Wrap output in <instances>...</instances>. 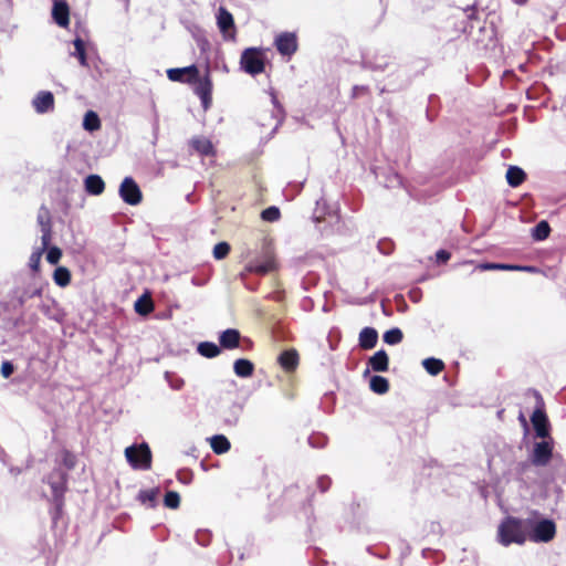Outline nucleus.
<instances>
[{"label":"nucleus","mask_w":566,"mask_h":566,"mask_svg":"<svg viewBox=\"0 0 566 566\" xmlns=\"http://www.w3.org/2000/svg\"><path fill=\"white\" fill-rule=\"evenodd\" d=\"M497 541L503 546L523 545L527 541L526 518L509 516L497 527Z\"/></svg>","instance_id":"nucleus-1"},{"label":"nucleus","mask_w":566,"mask_h":566,"mask_svg":"<svg viewBox=\"0 0 566 566\" xmlns=\"http://www.w3.org/2000/svg\"><path fill=\"white\" fill-rule=\"evenodd\" d=\"M527 539L534 543H548L556 535V525L552 520L537 515L526 518Z\"/></svg>","instance_id":"nucleus-2"},{"label":"nucleus","mask_w":566,"mask_h":566,"mask_svg":"<svg viewBox=\"0 0 566 566\" xmlns=\"http://www.w3.org/2000/svg\"><path fill=\"white\" fill-rule=\"evenodd\" d=\"M125 458L135 470H149L151 468V451L146 442L127 447Z\"/></svg>","instance_id":"nucleus-3"},{"label":"nucleus","mask_w":566,"mask_h":566,"mask_svg":"<svg viewBox=\"0 0 566 566\" xmlns=\"http://www.w3.org/2000/svg\"><path fill=\"white\" fill-rule=\"evenodd\" d=\"M240 64L241 67L251 75H256L264 71L262 53L254 48H249L243 51Z\"/></svg>","instance_id":"nucleus-4"},{"label":"nucleus","mask_w":566,"mask_h":566,"mask_svg":"<svg viewBox=\"0 0 566 566\" xmlns=\"http://www.w3.org/2000/svg\"><path fill=\"white\" fill-rule=\"evenodd\" d=\"M119 197L124 202L130 206H137L142 202L143 195L139 186L132 177H125L119 186Z\"/></svg>","instance_id":"nucleus-5"},{"label":"nucleus","mask_w":566,"mask_h":566,"mask_svg":"<svg viewBox=\"0 0 566 566\" xmlns=\"http://www.w3.org/2000/svg\"><path fill=\"white\" fill-rule=\"evenodd\" d=\"M191 84L195 85V93L200 98L203 109L207 111L212 103V82L210 80L209 73L207 72L203 77H200L198 74L197 80Z\"/></svg>","instance_id":"nucleus-6"},{"label":"nucleus","mask_w":566,"mask_h":566,"mask_svg":"<svg viewBox=\"0 0 566 566\" xmlns=\"http://www.w3.org/2000/svg\"><path fill=\"white\" fill-rule=\"evenodd\" d=\"M553 446L548 440L536 442L533 448L532 463L537 467L546 465L552 458Z\"/></svg>","instance_id":"nucleus-7"},{"label":"nucleus","mask_w":566,"mask_h":566,"mask_svg":"<svg viewBox=\"0 0 566 566\" xmlns=\"http://www.w3.org/2000/svg\"><path fill=\"white\" fill-rule=\"evenodd\" d=\"M275 46L282 55L291 56L297 50V38L293 32H283L275 38Z\"/></svg>","instance_id":"nucleus-8"},{"label":"nucleus","mask_w":566,"mask_h":566,"mask_svg":"<svg viewBox=\"0 0 566 566\" xmlns=\"http://www.w3.org/2000/svg\"><path fill=\"white\" fill-rule=\"evenodd\" d=\"M197 75L198 67L196 65L167 70V77L172 82L192 83L197 80Z\"/></svg>","instance_id":"nucleus-9"},{"label":"nucleus","mask_w":566,"mask_h":566,"mask_svg":"<svg viewBox=\"0 0 566 566\" xmlns=\"http://www.w3.org/2000/svg\"><path fill=\"white\" fill-rule=\"evenodd\" d=\"M217 24L224 39L234 38V20L232 14L223 7L218 9Z\"/></svg>","instance_id":"nucleus-10"},{"label":"nucleus","mask_w":566,"mask_h":566,"mask_svg":"<svg viewBox=\"0 0 566 566\" xmlns=\"http://www.w3.org/2000/svg\"><path fill=\"white\" fill-rule=\"evenodd\" d=\"M32 106L38 114H45L54 109V96L49 91H40L32 99Z\"/></svg>","instance_id":"nucleus-11"},{"label":"nucleus","mask_w":566,"mask_h":566,"mask_svg":"<svg viewBox=\"0 0 566 566\" xmlns=\"http://www.w3.org/2000/svg\"><path fill=\"white\" fill-rule=\"evenodd\" d=\"M276 268L274 255L271 252H265L262 261L251 262L248 265V271L259 274H266Z\"/></svg>","instance_id":"nucleus-12"},{"label":"nucleus","mask_w":566,"mask_h":566,"mask_svg":"<svg viewBox=\"0 0 566 566\" xmlns=\"http://www.w3.org/2000/svg\"><path fill=\"white\" fill-rule=\"evenodd\" d=\"M531 421L533 423V427L535 429L536 436L539 438H547L549 434L548 430V421L545 412L541 409L534 410Z\"/></svg>","instance_id":"nucleus-13"},{"label":"nucleus","mask_w":566,"mask_h":566,"mask_svg":"<svg viewBox=\"0 0 566 566\" xmlns=\"http://www.w3.org/2000/svg\"><path fill=\"white\" fill-rule=\"evenodd\" d=\"M54 21L62 28L69 25L70 11L69 6L64 1H55L52 10Z\"/></svg>","instance_id":"nucleus-14"},{"label":"nucleus","mask_w":566,"mask_h":566,"mask_svg":"<svg viewBox=\"0 0 566 566\" xmlns=\"http://www.w3.org/2000/svg\"><path fill=\"white\" fill-rule=\"evenodd\" d=\"M220 345L227 349H233L239 346L240 333L238 329L229 328L220 334Z\"/></svg>","instance_id":"nucleus-15"},{"label":"nucleus","mask_w":566,"mask_h":566,"mask_svg":"<svg viewBox=\"0 0 566 566\" xmlns=\"http://www.w3.org/2000/svg\"><path fill=\"white\" fill-rule=\"evenodd\" d=\"M378 333L373 327H365L359 333V346L364 349H371L376 346Z\"/></svg>","instance_id":"nucleus-16"},{"label":"nucleus","mask_w":566,"mask_h":566,"mask_svg":"<svg viewBox=\"0 0 566 566\" xmlns=\"http://www.w3.org/2000/svg\"><path fill=\"white\" fill-rule=\"evenodd\" d=\"M368 365L371 367L374 371H387L389 359L388 355L385 350L380 349L376 352L368 360Z\"/></svg>","instance_id":"nucleus-17"},{"label":"nucleus","mask_w":566,"mask_h":566,"mask_svg":"<svg viewBox=\"0 0 566 566\" xmlns=\"http://www.w3.org/2000/svg\"><path fill=\"white\" fill-rule=\"evenodd\" d=\"M85 189L88 193L98 196L105 189V184L98 175H90L85 179Z\"/></svg>","instance_id":"nucleus-18"},{"label":"nucleus","mask_w":566,"mask_h":566,"mask_svg":"<svg viewBox=\"0 0 566 566\" xmlns=\"http://www.w3.org/2000/svg\"><path fill=\"white\" fill-rule=\"evenodd\" d=\"M279 361L285 370H293L298 364V355L294 349L285 350L280 355Z\"/></svg>","instance_id":"nucleus-19"},{"label":"nucleus","mask_w":566,"mask_h":566,"mask_svg":"<svg viewBox=\"0 0 566 566\" xmlns=\"http://www.w3.org/2000/svg\"><path fill=\"white\" fill-rule=\"evenodd\" d=\"M233 370L238 377L248 378L253 374L254 366L249 359L240 358L234 361Z\"/></svg>","instance_id":"nucleus-20"},{"label":"nucleus","mask_w":566,"mask_h":566,"mask_svg":"<svg viewBox=\"0 0 566 566\" xmlns=\"http://www.w3.org/2000/svg\"><path fill=\"white\" fill-rule=\"evenodd\" d=\"M209 441L211 449L217 454H223L230 450V441L222 434L213 436Z\"/></svg>","instance_id":"nucleus-21"},{"label":"nucleus","mask_w":566,"mask_h":566,"mask_svg":"<svg viewBox=\"0 0 566 566\" xmlns=\"http://www.w3.org/2000/svg\"><path fill=\"white\" fill-rule=\"evenodd\" d=\"M190 144L200 155L209 156L213 154L212 143L205 137L192 138Z\"/></svg>","instance_id":"nucleus-22"},{"label":"nucleus","mask_w":566,"mask_h":566,"mask_svg":"<svg viewBox=\"0 0 566 566\" xmlns=\"http://www.w3.org/2000/svg\"><path fill=\"white\" fill-rule=\"evenodd\" d=\"M525 179V172L516 166L509 167L506 171L507 184L512 187L520 186Z\"/></svg>","instance_id":"nucleus-23"},{"label":"nucleus","mask_w":566,"mask_h":566,"mask_svg":"<svg viewBox=\"0 0 566 566\" xmlns=\"http://www.w3.org/2000/svg\"><path fill=\"white\" fill-rule=\"evenodd\" d=\"M64 475L57 471L50 476L49 483L51 484L54 496L57 499L64 492Z\"/></svg>","instance_id":"nucleus-24"},{"label":"nucleus","mask_w":566,"mask_h":566,"mask_svg":"<svg viewBox=\"0 0 566 566\" xmlns=\"http://www.w3.org/2000/svg\"><path fill=\"white\" fill-rule=\"evenodd\" d=\"M422 366L427 370V373L432 376L439 375L444 368L443 361L441 359L433 357L423 359Z\"/></svg>","instance_id":"nucleus-25"},{"label":"nucleus","mask_w":566,"mask_h":566,"mask_svg":"<svg viewBox=\"0 0 566 566\" xmlns=\"http://www.w3.org/2000/svg\"><path fill=\"white\" fill-rule=\"evenodd\" d=\"M369 387L374 392L384 395L389 389V382L387 378L382 376H373L369 381Z\"/></svg>","instance_id":"nucleus-26"},{"label":"nucleus","mask_w":566,"mask_h":566,"mask_svg":"<svg viewBox=\"0 0 566 566\" xmlns=\"http://www.w3.org/2000/svg\"><path fill=\"white\" fill-rule=\"evenodd\" d=\"M197 350L201 356L207 358H213L220 354L219 346L211 342L200 343L197 347Z\"/></svg>","instance_id":"nucleus-27"},{"label":"nucleus","mask_w":566,"mask_h":566,"mask_svg":"<svg viewBox=\"0 0 566 566\" xmlns=\"http://www.w3.org/2000/svg\"><path fill=\"white\" fill-rule=\"evenodd\" d=\"M159 495V489L143 490L138 494V500L149 507L155 506L157 497Z\"/></svg>","instance_id":"nucleus-28"},{"label":"nucleus","mask_w":566,"mask_h":566,"mask_svg":"<svg viewBox=\"0 0 566 566\" xmlns=\"http://www.w3.org/2000/svg\"><path fill=\"white\" fill-rule=\"evenodd\" d=\"M53 280L56 285H59L61 287H65L70 284L71 273L66 268L59 266L54 271Z\"/></svg>","instance_id":"nucleus-29"},{"label":"nucleus","mask_w":566,"mask_h":566,"mask_svg":"<svg viewBox=\"0 0 566 566\" xmlns=\"http://www.w3.org/2000/svg\"><path fill=\"white\" fill-rule=\"evenodd\" d=\"M83 127L88 132L97 130L101 127V120L95 112H86L83 119Z\"/></svg>","instance_id":"nucleus-30"},{"label":"nucleus","mask_w":566,"mask_h":566,"mask_svg":"<svg viewBox=\"0 0 566 566\" xmlns=\"http://www.w3.org/2000/svg\"><path fill=\"white\" fill-rule=\"evenodd\" d=\"M551 232L549 224L546 221L538 222L532 231V235L535 240H545Z\"/></svg>","instance_id":"nucleus-31"},{"label":"nucleus","mask_w":566,"mask_h":566,"mask_svg":"<svg viewBox=\"0 0 566 566\" xmlns=\"http://www.w3.org/2000/svg\"><path fill=\"white\" fill-rule=\"evenodd\" d=\"M154 310L153 302L149 297H139L135 303V311L140 315H147Z\"/></svg>","instance_id":"nucleus-32"},{"label":"nucleus","mask_w":566,"mask_h":566,"mask_svg":"<svg viewBox=\"0 0 566 566\" xmlns=\"http://www.w3.org/2000/svg\"><path fill=\"white\" fill-rule=\"evenodd\" d=\"M75 51L72 53L74 56H76L81 63V65L86 66L87 60H86V52H85V44L82 39L76 38L73 42Z\"/></svg>","instance_id":"nucleus-33"},{"label":"nucleus","mask_w":566,"mask_h":566,"mask_svg":"<svg viewBox=\"0 0 566 566\" xmlns=\"http://www.w3.org/2000/svg\"><path fill=\"white\" fill-rule=\"evenodd\" d=\"M402 337H403L402 332L397 327L385 332V334L382 336L384 342L388 345L399 344L402 340Z\"/></svg>","instance_id":"nucleus-34"},{"label":"nucleus","mask_w":566,"mask_h":566,"mask_svg":"<svg viewBox=\"0 0 566 566\" xmlns=\"http://www.w3.org/2000/svg\"><path fill=\"white\" fill-rule=\"evenodd\" d=\"M165 505L169 509H177L180 504V496L175 491H169L165 495Z\"/></svg>","instance_id":"nucleus-35"},{"label":"nucleus","mask_w":566,"mask_h":566,"mask_svg":"<svg viewBox=\"0 0 566 566\" xmlns=\"http://www.w3.org/2000/svg\"><path fill=\"white\" fill-rule=\"evenodd\" d=\"M476 269L480 271H491V270H500V271H510V264L505 263H480L476 265Z\"/></svg>","instance_id":"nucleus-36"},{"label":"nucleus","mask_w":566,"mask_h":566,"mask_svg":"<svg viewBox=\"0 0 566 566\" xmlns=\"http://www.w3.org/2000/svg\"><path fill=\"white\" fill-rule=\"evenodd\" d=\"M230 251V245L227 242H220L213 248V256L217 260H222L228 255Z\"/></svg>","instance_id":"nucleus-37"},{"label":"nucleus","mask_w":566,"mask_h":566,"mask_svg":"<svg viewBox=\"0 0 566 566\" xmlns=\"http://www.w3.org/2000/svg\"><path fill=\"white\" fill-rule=\"evenodd\" d=\"M262 219L269 222L279 220L280 210L276 207H269L262 211Z\"/></svg>","instance_id":"nucleus-38"},{"label":"nucleus","mask_w":566,"mask_h":566,"mask_svg":"<svg viewBox=\"0 0 566 566\" xmlns=\"http://www.w3.org/2000/svg\"><path fill=\"white\" fill-rule=\"evenodd\" d=\"M51 217L50 211L46 208H41L38 213V222L41 227V229H44L46 227H51Z\"/></svg>","instance_id":"nucleus-39"},{"label":"nucleus","mask_w":566,"mask_h":566,"mask_svg":"<svg viewBox=\"0 0 566 566\" xmlns=\"http://www.w3.org/2000/svg\"><path fill=\"white\" fill-rule=\"evenodd\" d=\"M48 250V253H46V261L51 264H57L61 256H62V251L60 248L57 247H52L50 249H46Z\"/></svg>","instance_id":"nucleus-40"},{"label":"nucleus","mask_w":566,"mask_h":566,"mask_svg":"<svg viewBox=\"0 0 566 566\" xmlns=\"http://www.w3.org/2000/svg\"><path fill=\"white\" fill-rule=\"evenodd\" d=\"M43 250L36 249L29 259V266L32 269V271H38L40 268L41 258L43 254Z\"/></svg>","instance_id":"nucleus-41"},{"label":"nucleus","mask_w":566,"mask_h":566,"mask_svg":"<svg viewBox=\"0 0 566 566\" xmlns=\"http://www.w3.org/2000/svg\"><path fill=\"white\" fill-rule=\"evenodd\" d=\"M41 247L39 249L45 251L51 241V227L41 229Z\"/></svg>","instance_id":"nucleus-42"},{"label":"nucleus","mask_w":566,"mask_h":566,"mask_svg":"<svg viewBox=\"0 0 566 566\" xmlns=\"http://www.w3.org/2000/svg\"><path fill=\"white\" fill-rule=\"evenodd\" d=\"M165 377H166L170 388H172L174 390H180L185 385V381L182 378L171 377L169 373H166Z\"/></svg>","instance_id":"nucleus-43"},{"label":"nucleus","mask_w":566,"mask_h":566,"mask_svg":"<svg viewBox=\"0 0 566 566\" xmlns=\"http://www.w3.org/2000/svg\"><path fill=\"white\" fill-rule=\"evenodd\" d=\"M510 271H518V272H527V273H538L539 272V270L535 266L517 265V264H510Z\"/></svg>","instance_id":"nucleus-44"},{"label":"nucleus","mask_w":566,"mask_h":566,"mask_svg":"<svg viewBox=\"0 0 566 566\" xmlns=\"http://www.w3.org/2000/svg\"><path fill=\"white\" fill-rule=\"evenodd\" d=\"M13 370H14V367H13L12 363H10V361L2 363L0 373L4 378L10 377L12 375Z\"/></svg>","instance_id":"nucleus-45"},{"label":"nucleus","mask_w":566,"mask_h":566,"mask_svg":"<svg viewBox=\"0 0 566 566\" xmlns=\"http://www.w3.org/2000/svg\"><path fill=\"white\" fill-rule=\"evenodd\" d=\"M450 259V253L444 251V250H440L437 252V260L438 261H441V262H446Z\"/></svg>","instance_id":"nucleus-46"},{"label":"nucleus","mask_w":566,"mask_h":566,"mask_svg":"<svg viewBox=\"0 0 566 566\" xmlns=\"http://www.w3.org/2000/svg\"><path fill=\"white\" fill-rule=\"evenodd\" d=\"M207 535L205 532H199L197 533V541L201 544V545H206V543L201 542V536H205Z\"/></svg>","instance_id":"nucleus-47"},{"label":"nucleus","mask_w":566,"mask_h":566,"mask_svg":"<svg viewBox=\"0 0 566 566\" xmlns=\"http://www.w3.org/2000/svg\"><path fill=\"white\" fill-rule=\"evenodd\" d=\"M359 91H364V87H355L354 88V95L356 96L357 94H359Z\"/></svg>","instance_id":"nucleus-48"},{"label":"nucleus","mask_w":566,"mask_h":566,"mask_svg":"<svg viewBox=\"0 0 566 566\" xmlns=\"http://www.w3.org/2000/svg\"><path fill=\"white\" fill-rule=\"evenodd\" d=\"M65 463H66L70 468H72V467L74 465V461H73V460H69V459H66V460H65Z\"/></svg>","instance_id":"nucleus-49"}]
</instances>
